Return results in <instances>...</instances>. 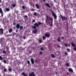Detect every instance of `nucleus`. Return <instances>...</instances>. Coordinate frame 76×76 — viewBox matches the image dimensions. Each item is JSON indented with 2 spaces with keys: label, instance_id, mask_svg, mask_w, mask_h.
Returning a JSON list of instances; mask_svg holds the SVG:
<instances>
[{
  "label": "nucleus",
  "instance_id": "58836bf2",
  "mask_svg": "<svg viewBox=\"0 0 76 76\" xmlns=\"http://www.w3.org/2000/svg\"><path fill=\"white\" fill-rule=\"evenodd\" d=\"M2 53L3 54H4L5 55H6V51H5L4 50H3Z\"/></svg>",
  "mask_w": 76,
  "mask_h": 76
},
{
  "label": "nucleus",
  "instance_id": "423d86ee",
  "mask_svg": "<svg viewBox=\"0 0 76 76\" xmlns=\"http://www.w3.org/2000/svg\"><path fill=\"white\" fill-rule=\"evenodd\" d=\"M4 32V30L2 28H0V34L1 35H3V32Z\"/></svg>",
  "mask_w": 76,
  "mask_h": 76
},
{
  "label": "nucleus",
  "instance_id": "e433bc0d",
  "mask_svg": "<svg viewBox=\"0 0 76 76\" xmlns=\"http://www.w3.org/2000/svg\"><path fill=\"white\" fill-rule=\"evenodd\" d=\"M3 61L4 63L5 64H6V63H7V61H6L5 59H4L3 60Z\"/></svg>",
  "mask_w": 76,
  "mask_h": 76
},
{
  "label": "nucleus",
  "instance_id": "09e8293b",
  "mask_svg": "<svg viewBox=\"0 0 76 76\" xmlns=\"http://www.w3.org/2000/svg\"><path fill=\"white\" fill-rule=\"evenodd\" d=\"M69 64L68 63H66V66H67V67H68V66H69Z\"/></svg>",
  "mask_w": 76,
  "mask_h": 76
},
{
  "label": "nucleus",
  "instance_id": "1a4fd4ad",
  "mask_svg": "<svg viewBox=\"0 0 76 76\" xmlns=\"http://www.w3.org/2000/svg\"><path fill=\"white\" fill-rule=\"evenodd\" d=\"M42 42H43V41H42V38L40 37L39 40V43L40 44H41V43H42Z\"/></svg>",
  "mask_w": 76,
  "mask_h": 76
},
{
  "label": "nucleus",
  "instance_id": "c03bdc74",
  "mask_svg": "<svg viewBox=\"0 0 76 76\" xmlns=\"http://www.w3.org/2000/svg\"><path fill=\"white\" fill-rule=\"evenodd\" d=\"M66 50L69 52H69H70V49L68 48Z\"/></svg>",
  "mask_w": 76,
  "mask_h": 76
},
{
  "label": "nucleus",
  "instance_id": "4d7b16f0",
  "mask_svg": "<svg viewBox=\"0 0 76 76\" xmlns=\"http://www.w3.org/2000/svg\"><path fill=\"white\" fill-rule=\"evenodd\" d=\"M39 53L40 54H41V55H42V53L40 51L39 52Z\"/></svg>",
  "mask_w": 76,
  "mask_h": 76
},
{
  "label": "nucleus",
  "instance_id": "bf43d9fd",
  "mask_svg": "<svg viewBox=\"0 0 76 76\" xmlns=\"http://www.w3.org/2000/svg\"><path fill=\"white\" fill-rule=\"evenodd\" d=\"M29 52L28 53V54H31V51H29Z\"/></svg>",
  "mask_w": 76,
  "mask_h": 76
},
{
  "label": "nucleus",
  "instance_id": "69168bd1",
  "mask_svg": "<svg viewBox=\"0 0 76 76\" xmlns=\"http://www.w3.org/2000/svg\"><path fill=\"white\" fill-rule=\"evenodd\" d=\"M19 13V11H17L16 12V13Z\"/></svg>",
  "mask_w": 76,
  "mask_h": 76
},
{
  "label": "nucleus",
  "instance_id": "ea45409f",
  "mask_svg": "<svg viewBox=\"0 0 76 76\" xmlns=\"http://www.w3.org/2000/svg\"><path fill=\"white\" fill-rule=\"evenodd\" d=\"M27 62L28 64V65H29V64H30V61H29L27 60Z\"/></svg>",
  "mask_w": 76,
  "mask_h": 76
},
{
  "label": "nucleus",
  "instance_id": "2f4dec72",
  "mask_svg": "<svg viewBox=\"0 0 76 76\" xmlns=\"http://www.w3.org/2000/svg\"><path fill=\"white\" fill-rule=\"evenodd\" d=\"M40 50H41V51H43V50H44V48L42 47H41L40 48Z\"/></svg>",
  "mask_w": 76,
  "mask_h": 76
},
{
  "label": "nucleus",
  "instance_id": "72a5a7b5",
  "mask_svg": "<svg viewBox=\"0 0 76 76\" xmlns=\"http://www.w3.org/2000/svg\"><path fill=\"white\" fill-rule=\"evenodd\" d=\"M1 41H3V42L5 41V39H4V38L3 37L1 38Z\"/></svg>",
  "mask_w": 76,
  "mask_h": 76
},
{
  "label": "nucleus",
  "instance_id": "3c124183",
  "mask_svg": "<svg viewBox=\"0 0 76 76\" xmlns=\"http://www.w3.org/2000/svg\"><path fill=\"white\" fill-rule=\"evenodd\" d=\"M62 4L63 5V6L64 7H66V5L65 4H64V3H63Z\"/></svg>",
  "mask_w": 76,
  "mask_h": 76
},
{
  "label": "nucleus",
  "instance_id": "8fccbe9b",
  "mask_svg": "<svg viewBox=\"0 0 76 76\" xmlns=\"http://www.w3.org/2000/svg\"><path fill=\"white\" fill-rule=\"evenodd\" d=\"M64 45L65 46V47H67V44H66V43H65L64 44Z\"/></svg>",
  "mask_w": 76,
  "mask_h": 76
},
{
  "label": "nucleus",
  "instance_id": "79ce46f5",
  "mask_svg": "<svg viewBox=\"0 0 76 76\" xmlns=\"http://www.w3.org/2000/svg\"><path fill=\"white\" fill-rule=\"evenodd\" d=\"M4 71L5 72H7V69H6V68H4Z\"/></svg>",
  "mask_w": 76,
  "mask_h": 76
},
{
  "label": "nucleus",
  "instance_id": "864d4df0",
  "mask_svg": "<svg viewBox=\"0 0 76 76\" xmlns=\"http://www.w3.org/2000/svg\"><path fill=\"white\" fill-rule=\"evenodd\" d=\"M61 39H62V40H64V37H63V36H62Z\"/></svg>",
  "mask_w": 76,
  "mask_h": 76
},
{
  "label": "nucleus",
  "instance_id": "b1692460",
  "mask_svg": "<svg viewBox=\"0 0 76 76\" xmlns=\"http://www.w3.org/2000/svg\"><path fill=\"white\" fill-rule=\"evenodd\" d=\"M64 54V56H68V55H69V54L67 53V52L66 51H65Z\"/></svg>",
  "mask_w": 76,
  "mask_h": 76
},
{
  "label": "nucleus",
  "instance_id": "f3484780",
  "mask_svg": "<svg viewBox=\"0 0 76 76\" xmlns=\"http://www.w3.org/2000/svg\"><path fill=\"white\" fill-rule=\"evenodd\" d=\"M20 27V24L19 23H17L16 25V27L17 29H19Z\"/></svg>",
  "mask_w": 76,
  "mask_h": 76
},
{
  "label": "nucleus",
  "instance_id": "a19ab883",
  "mask_svg": "<svg viewBox=\"0 0 76 76\" xmlns=\"http://www.w3.org/2000/svg\"><path fill=\"white\" fill-rule=\"evenodd\" d=\"M9 71L10 72H11L12 71V69L11 68H10L9 69Z\"/></svg>",
  "mask_w": 76,
  "mask_h": 76
},
{
  "label": "nucleus",
  "instance_id": "20e7f679",
  "mask_svg": "<svg viewBox=\"0 0 76 76\" xmlns=\"http://www.w3.org/2000/svg\"><path fill=\"white\" fill-rule=\"evenodd\" d=\"M61 18L62 19V21H64V20H67V17H66L64 16H63L61 15Z\"/></svg>",
  "mask_w": 76,
  "mask_h": 76
},
{
  "label": "nucleus",
  "instance_id": "4468645a",
  "mask_svg": "<svg viewBox=\"0 0 76 76\" xmlns=\"http://www.w3.org/2000/svg\"><path fill=\"white\" fill-rule=\"evenodd\" d=\"M68 71L69 72H71V73H73V69L71 68H69L68 69Z\"/></svg>",
  "mask_w": 76,
  "mask_h": 76
},
{
  "label": "nucleus",
  "instance_id": "c9c22d12",
  "mask_svg": "<svg viewBox=\"0 0 76 76\" xmlns=\"http://www.w3.org/2000/svg\"><path fill=\"white\" fill-rule=\"evenodd\" d=\"M16 24V22H15L14 21L13 22V26H15Z\"/></svg>",
  "mask_w": 76,
  "mask_h": 76
},
{
  "label": "nucleus",
  "instance_id": "a878e982",
  "mask_svg": "<svg viewBox=\"0 0 76 76\" xmlns=\"http://www.w3.org/2000/svg\"><path fill=\"white\" fill-rule=\"evenodd\" d=\"M21 75H23V76H28V75H27V74L25 73L24 72H22L21 73Z\"/></svg>",
  "mask_w": 76,
  "mask_h": 76
},
{
  "label": "nucleus",
  "instance_id": "39448f33",
  "mask_svg": "<svg viewBox=\"0 0 76 76\" xmlns=\"http://www.w3.org/2000/svg\"><path fill=\"white\" fill-rule=\"evenodd\" d=\"M45 36L47 38H49V37H50V34L48 33V32H46L45 33Z\"/></svg>",
  "mask_w": 76,
  "mask_h": 76
},
{
  "label": "nucleus",
  "instance_id": "680f3d73",
  "mask_svg": "<svg viewBox=\"0 0 76 76\" xmlns=\"http://www.w3.org/2000/svg\"><path fill=\"white\" fill-rule=\"evenodd\" d=\"M58 74V72H55V75H57Z\"/></svg>",
  "mask_w": 76,
  "mask_h": 76
},
{
  "label": "nucleus",
  "instance_id": "bb28decb",
  "mask_svg": "<svg viewBox=\"0 0 76 76\" xmlns=\"http://www.w3.org/2000/svg\"><path fill=\"white\" fill-rule=\"evenodd\" d=\"M5 10L6 12H9L10 11V8H6Z\"/></svg>",
  "mask_w": 76,
  "mask_h": 76
},
{
  "label": "nucleus",
  "instance_id": "0eeeda50",
  "mask_svg": "<svg viewBox=\"0 0 76 76\" xmlns=\"http://www.w3.org/2000/svg\"><path fill=\"white\" fill-rule=\"evenodd\" d=\"M0 13L1 14V17H3V12L2 11L1 8H0Z\"/></svg>",
  "mask_w": 76,
  "mask_h": 76
},
{
  "label": "nucleus",
  "instance_id": "393cba45",
  "mask_svg": "<svg viewBox=\"0 0 76 76\" xmlns=\"http://www.w3.org/2000/svg\"><path fill=\"white\" fill-rule=\"evenodd\" d=\"M12 7H15L16 6V3L14 4H12Z\"/></svg>",
  "mask_w": 76,
  "mask_h": 76
},
{
  "label": "nucleus",
  "instance_id": "338daca9",
  "mask_svg": "<svg viewBox=\"0 0 76 76\" xmlns=\"http://www.w3.org/2000/svg\"><path fill=\"white\" fill-rule=\"evenodd\" d=\"M61 2H62V3H64V1L62 0L61 1Z\"/></svg>",
  "mask_w": 76,
  "mask_h": 76
},
{
  "label": "nucleus",
  "instance_id": "13d9d810",
  "mask_svg": "<svg viewBox=\"0 0 76 76\" xmlns=\"http://www.w3.org/2000/svg\"><path fill=\"white\" fill-rule=\"evenodd\" d=\"M23 39H25V38H26V37H25V36H23Z\"/></svg>",
  "mask_w": 76,
  "mask_h": 76
},
{
  "label": "nucleus",
  "instance_id": "e2e57ef3",
  "mask_svg": "<svg viewBox=\"0 0 76 76\" xmlns=\"http://www.w3.org/2000/svg\"><path fill=\"white\" fill-rule=\"evenodd\" d=\"M32 22H35V20H34L32 21Z\"/></svg>",
  "mask_w": 76,
  "mask_h": 76
},
{
  "label": "nucleus",
  "instance_id": "2eb2a0df",
  "mask_svg": "<svg viewBox=\"0 0 76 76\" xmlns=\"http://www.w3.org/2000/svg\"><path fill=\"white\" fill-rule=\"evenodd\" d=\"M8 31H9V33H12V32H13V30H12V29L11 28L10 29H8Z\"/></svg>",
  "mask_w": 76,
  "mask_h": 76
},
{
  "label": "nucleus",
  "instance_id": "5fc2aeb1",
  "mask_svg": "<svg viewBox=\"0 0 76 76\" xmlns=\"http://www.w3.org/2000/svg\"><path fill=\"white\" fill-rule=\"evenodd\" d=\"M6 48L7 49V50H9V46H7L6 47Z\"/></svg>",
  "mask_w": 76,
  "mask_h": 76
},
{
  "label": "nucleus",
  "instance_id": "9b49d317",
  "mask_svg": "<svg viewBox=\"0 0 76 76\" xmlns=\"http://www.w3.org/2000/svg\"><path fill=\"white\" fill-rule=\"evenodd\" d=\"M29 76H35L34 72H32L31 73H29Z\"/></svg>",
  "mask_w": 76,
  "mask_h": 76
},
{
  "label": "nucleus",
  "instance_id": "0e129e2a",
  "mask_svg": "<svg viewBox=\"0 0 76 76\" xmlns=\"http://www.w3.org/2000/svg\"><path fill=\"white\" fill-rule=\"evenodd\" d=\"M58 48H61V47H60V45H58Z\"/></svg>",
  "mask_w": 76,
  "mask_h": 76
},
{
  "label": "nucleus",
  "instance_id": "412c9836",
  "mask_svg": "<svg viewBox=\"0 0 76 76\" xmlns=\"http://www.w3.org/2000/svg\"><path fill=\"white\" fill-rule=\"evenodd\" d=\"M64 13H65L66 15H67V13H68V10L66 9L64 10Z\"/></svg>",
  "mask_w": 76,
  "mask_h": 76
},
{
  "label": "nucleus",
  "instance_id": "7ed1b4c3",
  "mask_svg": "<svg viewBox=\"0 0 76 76\" xmlns=\"http://www.w3.org/2000/svg\"><path fill=\"white\" fill-rule=\"evenodd\" d=\"M50 12H51L52 13V15L54 17V20H56L57 19V15H56V14H55L54 12L53 11V10H50Z\"/></svg>",
  "mask_w": 76,
  "mask_h": 76
},
{
  "label": "nucleus",
  "instance_id": "4c0bfd02",
  "mask_svg": "<svg viewBox=\"0 0 76 76\" xmlns=\"http://www.w3.org/2000/svg\"><path fill=\"white\" fill-rule=\"evenodd\" d=\"M33 15H34V16H37V12H34L33 14Z\"/></svg>",
  "mask_w": 76,
  "mask_h": 76
},
{
  "label": "nucleus",
  "instance_id": "c85d7f7f",
  "mask_svg": "<svg viewBox=\"0 0 76 76\" xmlns=\"http://www.w3.org/2000/svg\"><path fill=\"white\" fill-rule=\"evenodd\" d=\"M4 35L5 36V37H9V35L7 34L6 33H4Z\"/></svg>",
  "mask_w": 76,
  "mask_h": 76
},
{
  "label": "nucleus",
  "instance_id": "4be33fe9",
  "mask_svg": "<svg viewBox=\"0 0 76 76\" xmlns=\"http://www.w3.org/2000/svg\"><path fill=\"white\" fill-rule=\"evenodd\" d=\"M71 45L72 46V47H76V45H75V44L74 43H73V42H72L71 43Z\"/></svg>",
  "mask_w": 76,
  "mask_h": 76
},
{
  "label": "nucleus",
  "instance_id": "cd10ccee",
  "mask_svg": "<svg viewBox=\"0 0 76 76\" xmlns=\"http://www.w3.org/2000/svg\"><path fill=\"white\" fill-rule=\"evenodd\" d=\"M24 19L25 20H26V19H28V16L26 15H25L24 16Z\"/></svg>",
  "mask_w": 76,
  "mask_h": 76
},
{
  "label": "nucleus",
  "instance_id": "6e6d98bb",
  "mask_svg": "<svg viewBox=\"0 0 76 76\" xmlns=\"http://www.w3.org/2000/svg\"><path fill=\"white\" fill-rule=\"evenodd\" d=\"M66 25H67V28L68 29V30L69 29V27H68V23H66Z\"/></svg>",
  "mask_w": 76,
  "mask_h": 76
},
{
  "label": "nucleus",
  "instance_id": "f8f14e48",
  "mask_svg": "<svg viewBox=\"0 0 76 76\" xmlns=\"http://www.w3.org/2000/svg\"><path fill=\"white\" fill-rule=\"evenodd\" d=\"M29 76H35L34 72H32L31 73H29Z\"/></svg>",
  "mask_w": 76,
  "mask_h": 76
},
{
  "label": "nucleus",
  "instance_id": "7c9ffc66",
  "mask_svg": "<svg viewBox=\"0 0 76 76\" xmlns=\"http://www.w3.org/2000/svg\"><path fill=\"white\" fill-rule=\"evenodd\" d=\"M14 35L15 34H14V33H12L10 35H9V36L10 37H12V36H14Z\"/></svg>",
  "mask_w": 76,
  "mask_h": 76
},
{
  "label": "nucleus",
  "instance_id": "5701e85b",
  "mask_svg": "<svg viewBox=\"0 0 76 76\" xmlns=\"http://www.w3.org/2000/svg\"><path fill=\"white\" fill-rule=\"evenodd\" d=\"M34 30H33V32L34 34H35L37 32V29H34Z\"/></svg>",
  "mask_w": 76,
  "mask_h": 76
},
{
  "label": "nucleus",
  "instance_id": "9d476101",
  "mask_svg": "<svg viewBox=\"0 0 76 76\" xmlns=\"http://www.w3.org/2000/svg\"><path fill=\"white\" fill-rule=\"evenodd\" d=\"M29 76H35L34 72H32L31 73H29Z\"/></svg>",
  "mask_w": 76,
  "mask_h": 76
},
{
  "label": "nucleus",
  "instance_id": "052dcab7",
  "mask_svg": "<svg viewBox=\"0 0 76 76\" xmlns=\"http://www.w3.org/2000/svg\"><path fill=\"white\" fill-rule=\"evenodd\" d=\"M34 61L36 63H38V61H37L36 60H34Z\"/></svg>",
  "mask_w": 76,
  "mask_h": 76
},
{
  "label": "nucleus",
  "instance_id": "6ab92c4d",
  "mask_svg": "<svg viewBox=\"0 0 76 76\" xmlns=\"http://www.w3.org/2000/svg\"><path fill=\"white\" fill-rule=\"evenodd\" d=\"M45 6H47V7H51V6H50V4H48V3H46L45 4Z\"/></svg>",
  "mask_w": 76,
  "mask_h": 76
},
{
  "label": "nucleus",
  "instance_id": "de8ad7c7",
  "mask_svg": "<svg viewBox=\"0 0 76 76\" xmlns=\"http://www.w3.org/2000/svg\"><path fill=\"white\" fill-rule=\"evenodd\" d=\"M3 59V58H2V57L0 56V60H2Z\"/></svg>",
  "mask_w": 76,
  "mask_h": 76
},
{
  "label": "nucleus",
  "instance_id": "c756f323",
  "mask_svg": "<svg viewBox=\"0 0 76 76\" xmlns=\"http://www.w3.org/2000/svg\"><path fill=\"white\" fill-rule=\"evenodd\" d=\"M25 9H26V7H25L24 6H22V10H25Z\"/></svg>",
  "mask_w": 76,
  "mask_h": 76
},
{
  "label": "nucleus",
  "instance_id": "6e6552de",
  "mask_svg": "<svg viewBox=\"0 0 76 76\" xmlns=\"http://www.w3.org/2000/svg\"><path fill=\"white\" fill-rule=\"evenodd\" d=\"M6 42H2L1 43V46H3V47H5L6 46Z\"/></svg>",
  "mask_w": 76,
  "mask_h": 76
},
{
  "label": "nucleus",
  "instance_id": "aec40b11",
  "mask_svg": "<svg viewBox=\"0 0 76 76\" xmlns=\"http://www.w3.org/2000/svg\"><path fill=\"white\" fill-rule=\"evenodd\" d=\"M31 61L32 64H34V59L31 58Z\"/></svg>",
  "mask_w": 76,
  "mask_h": 76
},
{
  "label": "nucleus",
  "instance_id": "49530a36",
  "mask_svg": "<svg viewBox=\"0 0 76 76\" xmlns=\"http://www.w3.org/2000/svg\"><path fill=\"white\" fill-rule=\"evenodd\" d=\"M42 39L44 40V39H45V37L44 36H43L42 37Z\"/></svg>",
  "mask_w": 76,
  "mask_h": 76
},
{
  "label": "nucleus",
  "instance_id": "37998d69",
  "mask_svg": "<svg viewBox=\"0 0 76 76\" xmlns=\"http://www.w3.org/2000/svg\"><path fill=\"white\" fill-rule=\"evenodd\" d=\"M73 50L74 51H76V47L74 48L73 49Z\"/></svg>",
  "mask_w": 76,
  "mask_h": 76
},
{
  "label": "nucleus",
  "instance_id": "f03ea898",
  "mask_svg": "<svg viewBox=\"0 0 76 76\" xmlns=\"http://www.w3.org/2000/svg\"><path fill=\"white\" fill-rule=\"evenodd\" d=\"M44 24V23H42L39 21H38V23H35L34 24V26H32V28L33 29H36L37 27H39V26H40L41 25H42Z\"/></svg>",
  "mask_w": 76,
  "mask_h": 76
},
{
  "label": "nucleus",
  "instance_id": "473e14b6",
  "mask_svg": "<svg viewBox=\"0 0 76 76\" xmlns=\"http://www.w3.org/2000/svg\"><path fill=\"white\" fill-rule=\"evenodd\" d=\"M55 54L56 56H59V52L58 51L56 52Z\"/></svg>",
  "mask_w": 76,
  "mask_h": 76
},
{
  "label": "nucleus",
  "instance_id": "f257e3e1",
  "mask_svg": "<svg viewBox=\"0 0 76 76\" xmlns=\"http://www.w3.org/2000/svg\"><path fill=\"white\" fill-rule=\"evenodd\" d=\"M46 23L47 25L49 26V24H50V27L53 26V19L51 17H50L48 15H47L46 17Z\"/></svg>",
  "mask_w": 76,
  "mask_h": 76
},
{
  "label": "nucleus",
  "instance_id": "a211bd4d",
  "mask_svg": "<svg viewBox=\"0 0 76 76\" xmlns=\"http://www.w3.org/2000/svg\"><path fill=\"white\" fill-rule=\"evenodd\" d=\"M57 41L58 42H61V38L60 37H58L57 39Z\"/></svg>",
  "mask_w": 76,
  "mask_h": 76
},
{
  "label": "nucleus",
  "instance_id": "a18cd8bd",
  "mask_svg": "<svg viewBox=\"0 0 76 76\" xmlns=\"http://www.w3.org/2000/svg\"><path fill=\"white\" fill-rule=\"evenodd\" d=\"M51 56L53 58H54V54H51Z\"/></svg>",
  "mask_w": 76,
  "mask_h": 76
},
{
  "label": "nucleus",
  "instance_id": "603ef678",
  "mask_svg": "<svg viewBox=\"0 0 76 76\" xmlns=\"http://www.w3.org/2000/svg\"><path fill=\"white\" fill-rule=\"evenodd\" d=\"M35 10L33 9V8H32V9H31V12H33L34 11H35Z\"/></svg>",
  "mask_w": 76,
  "mask_h": 76
},
{
  "label": "nucleus",
  "instance_id": "774afa93",
  "mask_svg": "<svg viewBox=\"0 0 76 76\" xmlns=\"http://www.w3.org/2000/svg\"><path fill=\"white\" fill-rule=\"evenodd\" d=\"M68 46L69 47H70V45L69 44H68Z\"/></svg>",
  "mask_w": 76,
  "mask_h": 76
},
{
  "label": "nucleus",
  "instance_id": "dca6fc26",
  "mask_svg": "<svg viewBox=\"0 0 76 76\" xmlns=\"http://www.w3.org/2000/svg\"><path fill=\"white\" fill-rule=\"evenodd\" d=\"M19 2H20V4H23L24 2L23 1V0H19Z\"/></svg>",
  "mask_w": 76,
  "mask_h": 76
},
{
  "label": "nucleus",
  "instance_id": "ddd939ff",
  "mask_svg": "<svg viewBox=\"0 0 76 76\" xmlns=\"http://www.w3.org/2000/svg\"><path fill=\"white\" fill-rule=\"evenodd\" d=\"M35 6L36 7V8H37V9H39V7H40V6H39L38 4H35Z\"/></svg>",
  "mask_w": 76,
  "mask_h": 76
},
{
  "label": "nucleus",
  "instance_id": "f704fd0d",
  "mask_svg": "<svg viewBox=\"0 0 76 76\" xmlns=\"http://www.w3.org/2000/svg\"><path fill=\"white\" fill-rule=\"evenodd\" d=\"M19 28H20V30H22L23 29V26H20Z\"/></svg>",
  "mask_w": 76,
  "mask_h": 76
}]
</instances>
